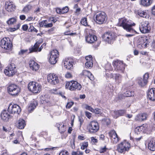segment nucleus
<instances>
[{
  "label": "nucleus",
  "mask_w": 155,
  "mask_h": 155,
  "mask_svg": "<svg viewBox=\"0 0 155 155\" xmlns=\"http://www.w3.org/2000/svg\"><path fill=\"white\" fill-rule=\"evenodd\" d=\"M117 25L118 26L123 27L127 31L131 33V34L125 35L126 37H131L134 35L135 31L132 27V25L129 24L126 19L123 18L119 19Z\"/></svg>",
  "instance_id": "nucleus-1"
},
{
  "label": "nucleus",
  "mask_w": 155,
  "mask_h": 155,
  "mask_svg": "<svg viewBox=\"0 0 155 155\" xmlns=\"http://www.w3.org/2000/svg\"><path fill=\"white\" fill-rule=\"evenodd\" d=\"M66 88L71 91H77L81 90L82 88L81 85L77 81H72L66 82Z\"/></svg>",
  "instance_id": "nucleus-2"
},
{
  "label": "nucleus",
  "mask_w": 155,
  "mask_h": 155,
  "mask_svg": "<svg viewBox=\"0 0 155 155\" xmlns=\"http://www.w3.org/2000/svg\"><path fill=\"white\" fill-rule=\"evenodd\" d=\"M28 89L32 93H38L41 91V86L37 82L32 81L28 84Z\"/></svg>",
  "instance_id": "nucleus-3"
},
{
  "label": "nucleus",
  "mask_w": 155,
  "mask_h": 155,
  "mask_svg": "<svg viewBox=\"0 0 155 155\" xmlns=\"http://www.w3.org/2000/svg\"><path fill=\"white\" fill-rule=\"evenodd\" d=\"M116 37L115 33L110 31L105 32L102 36V38L104 40L110 44L114 42L115 40Z\"/></svg>",
  "instance_id": "nucleus-4"
},
{
  "label": "nucleus",
  "mask_w": 155,
  "mask_h": 155,
  "mask_svg": "<svg viewBox=\"0 0 155 155\" xmlns=\"http://www.w3.org/2000/svg\"><path fill=\"white\" fill-rule=\"evenodd\" d=\"M8 93L12 96H17L20 92V90L18 86L15 84H11L8 87Z\"/></svg>",
  "instance_id": "nucleus-5"
},
{
  "label": "nucleus",
  "mask_w": 155,
  "mask_h": 155,
  "mask_svg": "<svg viewBox=\"0 0 155 155\" xmlns=\"http://www.w3.org/2000/svg\"><path fill=\"white\" fill-rule=\"evenodd\" d=\"M99 128L98 123L95 120L91 121L87 126L89 132L91 134L97 132L99 130Z\"/></svg>",
  "instance_id": "nucleus-6"
},
{
  "label": "nucleus",
  "mask_w": 155,
  "mask_h": 155,
  "mask_svg": "<svg viewBox=\"0 0 155 155\" xmlns=\"http://www.w3.org/2000/svg\"><path fill=\"white\" fill-rule=\"evenodd\" d=\"M95 21L99 24L103 23L107 19L106 15L104 12H97L94 15Z\"/></svg>",
  "instance_id": "nucleus-7"
},
{
  "label": "nucleus",
  "mask_w": 155,
  "mask_h": 155,
  "mask_svg": "<svg viewBox=\"0 0 155 155\" xmlns=\"http://www.w3.org/2000/svg\"><path fill=\"white\" fill-rule=\"evenodd\" d=\"M0 45L2 48L8 50H10L12 46L10 40L8 38H5L2 39Z\"/></svg>",
  "instance_id": "nucleus-8"
},
{
  "label": "nucleus",
  "mask_w": 155,
  "mask_h": 155,
  "mask_svg": "<svg viewBox=\"0 0 155 155\" xmlns=\"http://www.w3.org/2000/svg\"><path fill=\"white\" fill-rule=\"evenodd\" d=\"M15 65L14 63H11L5 70V74L9 77H12L16 73Z\"/></svg>",
  "instance_id": "nucleus-9"
},
{
  "label": "nucleus",
  "mask_w": 155,
  "mask_h": 155,
  "mask_svg": "<svg viewBox=\"0 0 155 155\" xmlns=\"http://www.w3.org/2000/svg\"><path fill=\"white\" fill-rule=\"evenodd\" d=\"M130 147V144L128 142L124 141L118 144L117 150L120 153L128 151Z\"/></svg>",
  "instance_id": "nucleus-10"
},
{
  "label": "nucleus",
  "mask_w": 155,
  "mask_h": 155,
  "mask_svg": "<svg viewBox=\"0 0 155 155\" xmlns=\"http://www.w3.org/2000/svg\"><path fill=\"white\" fill-rule=\"evenodd\" d=\"M50 56L49 59V62L51 64H54L57 62L59 57L58 51L54 49L50 52Z\"/></svg>",
  "instance_id": "nucleus-11"
},
{
  "label": "nucleus",
  "mask_w": 155,
  "mask_h": 155,
  "mask_svg": "<svg viewBox=\"0 0 155 155\" xmlns=\"http://www.w3.org/2000/svg\"><path fill=\"white\" fill-rule=\"evenodd\" d=\"M21 110L20 107L17 104H10L8 108V111L12 114H19Z\"/></svg>",
  "instance_id": "nucleus-12"
},
{
  "label": "nucleus",
  "mask_w": 155,
  "mask_h": 155,
  "mask_svg": "<svg viewBox=\"0 0 155 155\" xmlns=\"http://www.w3.org/2000/svg\"><path fill=\"white\" fill-rule=\"evenodd\" d=\"M149 78V74L147 73L143 75V78L138 77L137 78L138 83L141 87H142L146 85L148 82Z\"/></svg>",
  "instance_id": "nucleus-13"
},
{
  "label": "nucleus",
  "mask_w": 155,
  "mask_h": 155,
  "mask_svg": "<svg viewBox=\"0 0 155 155\" xmlns=\"http://www.w3.org/2000/svg\"><path fill=\"white\" fill-rule=\"evenodd\" d=\"M47 80L49 83L52 84H56L59 82L57 75L54 74H50L47 76Z\"/></svg>",
  "instance_id": "nucleus-14"
},
{
  "label": "nucleus",
  "mask_w": 155,
  "mask_h": 155,
  "mask_svg": "<svg viewBox=\"0 0 155 155\" xmlns=\"http://www.w3.org/2000/svg\"><path fill=\"white\" fill-rule=\"evenodd\" d=\"M148 37L146 36H143L139 38L138 40V43L143 48H146L149 45L150 41L148 40Z\"/></svg>",
  "instance_id": "nucleus-15"
},
{
  "label": "nucleus",
  "mask_w": 155,
  "mask_h": 155,
  "mask_svg": "<svg viewBox=\"0 0 155 155\" xmlns=\"http://www.w3.org/2000/svg\"><path fill=\"white\" fill-rule=\"evenodd\" d=\"M45 44V43L43 44L39 48L40 46V43L38 42H36L33 46L29 48V52L28 53H30L33 52H37V51L39 52L41 51L43 48Z\"/></svg>",
  "instance_id": "nucleus-16"
},
{
  "label": "nucleus",
  "mask_w": 155,
  "mask_h": 155,
  "mask_svg": "<svg viewBox=\"0 0 155 155\" xmlns=\"http://www.w3.org/2000/svg\"><path fill=\"white\" fill-rule=\"evenodd\" d=\"M148 25V22L142 23L141 25L140 26V30L141 32L143 33H148L150 30V28Z\"/></svg>",
  "instance_id": "nucleus-17"
},
{
  "label": "nucleus",
  "mask_w": 155,
  "mask_h": 155,
  "mask_svg": "<svg viewBox=\"0 0 155 155\" xmlns=\"http://www.w3.org/2000/svg\"><path fill=\"white\" fill-rule=\"evenodd\" d=\"M85 39L86 41L89 43H93L95 41L97 40L96 36L92 34L89 33L85 36Z\"/></svg>",
  "instance_id": "nucleus-18"
},
{
  "label": "nucleus",
  "mask_w": 155,
  "mask_h": 155,
  "mask_svg": "<svg viewBox=\"0 0 155 155\" xmlns=\"http://www.w3.org/2000/svg\"><path fill=\"white\" fill-rule=\"evenodd\" d=\"M63 62L65 67L68 69H70L72 68L73 61L71 59L65 58L63 60Z\"/></svg>",
  "instance_id": "nucleus-19"
},
{
  "label": "nucleus",
  "mask_w": 155,
  "mask_h": 155,
  "mask_svg": "<svg viewBox=\"0 0 155 155\" xmlns=\"http://www.w3.org/2000/svg\"><path fill=\"white\" fill-rule=\"evenodd\" d=\"M125 67V64L122 61L117 60V71H118L120 73H123Z\"/></svg>",
  "instance_id": "nucleus-20"
},
{
  "label": "nucleus",
  "mask_w": 155,
  "mask_h": 155,
  "mask_svg": "<svg viewBox=\"0 0 155 155\" xmlns=\"http://www.w3.org/2000/svg\"><path fill=\"white\" fill-rule=\"evenodd\" d=\"M29 64L30 67L34 71H37L39 68V65L34 60H30Z\"/></svg>",
  "instance_id": "nucleus-21"
},
{
  "label": "nucleus",
  "mask_w": 155,
  "mask_h": 155,
  "mask_svg": "<svg viewBox=\"0 0 155 155\" xmlns=\"http://www.w3.org/2000/svg\"><path fill=\"white\" fill-rule=\"evenodd\" d=\"M147 97L148 98L152 101H155V88H151L148 91Z\"/></svg>",
  "instance_id": "nucleus-22"
},
{
  "label": "nucleus",
  "mask_w": 155,
  "mask_h": 155,
  "mask_svg": "<svg viewBox=\"0 0 155 155\" xmlns=\"http://www.w3.org/2000/svg\"><path fill=\"white\" fill-rule=\"evenodd\" d=\"M5 8L8 12H12L15 9V6L12 2H6L5 3Z\"/></svg>",
  "instance_id": "nucleus-23"
},
{
  "label": "nucleus",
  "mask_w": 155,
  "mask_h": 155,
  "mask_svg": "<svg viewBox=\"0 0 155 155\" xmlns=\"http://www.w3.org/2000/svg\"><path fill=\"white\" fill-rule=\"evenodd\" d=\"M39 24L40 27L45 28H51L53 26L52 23H48V21L46 20L39 22Z\"/></svg>",
  "instance_id": "nucleus-24"
},
{
  "label": "nucleus",
  "mask_w": 155,
  "mask_h": 155,
  "mask_svg": "<svg viewBox=\"0 0 155 155\" xmlns=\"http://www.w3.org/2000/svg\"><path fill=\"white\" fill-rule=\"evenodd\" d=\"M56 126L58 128L59 131L60 133H63L66 131V126L64 124H62L61 123L56 124Z\"/></svg>",
  "instance_id": "nucleus-25"
},
{
  "label": "nucleus",
  "mask_w": 155,
  "mask_h": 155,
  "mask_svg": "<svg viewBox=\"0 0 155 155\" xmlns=\"http://www.w3.org/2000/svg\"><path fill=\"white\" fill-rule=\"evenodd\" d=\"M10 115L8 113L7 111L6 110H3L1 114V117L4 120H8L10 118Z\"/></svg>",
  "instance_id": "nucleus-26"
},
{
  "label": "nucleus",
  "mask_w": 155,
  "mask_h": 155,
  "mask_svg": "<svg viewBox=\"0 0 155 155\" xmlns=\"http://www.w3.org/2000/svg\"><path fill=\"white\" fill-rule=\"evenodd\" d=\"M147 114L145 113H140L137 115L135 119L136 121H142L146 119Z\"/></svg>",
  "instance_id": "nucleus-27"
},
{
  "label": "nucleus",
  "mask_w": 155,
  "mask_h": 155,
  "mask_svg": "<svg viewBox=\"0 0 155 155\" xmlns=\"http://www.w3.org/2000/svg\"><path fill=\"white\" fill-rule=\"evenodd\" d=\"M82 74L84 76H87L91 81L94 80V78L92 73L89 71L84 70L83 71Z\"/></svg>",
  "instance_id": "nucleus-28"
},
{
  "label": "nucleus",
  "mask_w": 155,
  "mask_h": 155,
  "mask_svg": "<svg viewBox=\"0 0 155 155\" xmlns=\"http://www.w3.org/2000/svg\"><path fill=\"white\" fill-rule=\"evenodd\" d=\"M152 2L153 0H140V4L143 6L147 7L150 5Z\"/></svg>",
  "instance_id": "nucleus-29"
},
{
  "label": "nucleus",
  "mask_w": 155,
  "mask_h": 155,
  "mask_svg": "<svg viewBox=\"0 0 155 155\" xmlns=\"http://www.w3.org/2000/svg\"><path fill=\"white\" fill-rule=\"evenodd\" d=\"M37 105V102L36 101L34 100L29 106L28 108V111L31 112L36 108V106Z\"/></svg>",
  "instance_id": "nucleus-30"
},
{
  "label": "nucleus",
  "mask_w": 155,
  "mask_h": 155,
  "mask_svg": "<svg viewBox=\"0 0 155 155\" xmlns=\"http://www.w3.org/2000/svg\"><path fill=\"white\" fill-rule=\"evenodd\" d=\"M134 13L138 14L139 16L143 18H146L147 16V14L146 12L142 11L140 9L137 10H135Z\"/></svg>",
  "instance_id": "nucleus-31"
},
{
  "label": "nucleus",
  "mask_w": 155,
  "mask_h": 155,
  "mask_svg": "<svg viewBox=\"0 0 155 155\" xmlns=\"http://www.w3.org/2000/svg\"><path fill=\"white\" fill-rule=\"evenodd\" d=\"M25 126V121L22 119H20L18 121L17 127L19 129H23Z\"/></svg>",
  "instance_id": "nucleus-32"
},
{
  "label": "nucleus",
  "mask_w": 155,
  "mask_h": 155,
  "mask_svg": "<svg viewBox=\"0 0 155 155\" xmlns=\"http://www.w3.org/2000/svg\"><path fill=\"white\" fill-rule=\"evenodd\" d=\"M109 135L111 139L114 142L115 141L116 138V133L114 130H111L109 133Z\"/></svg>",
  "instance_id": "nucleus-33"
},
{
  "label": "nucleus",
  "mask_w": 155,
  "mask_h": 155,
  "mask_svg": "<svg viewBox=\"0 0 155 155\" xmlns=\"http://www.w3.org/2000/svg\"><path fill=\"white\" fill-rule=\"evenodd\" d=\"M148 147L151 150H155V141H150L148 143Z\"/></svg>",
  "instance_id": "nucleus-34"
},
{
  "label": "nucleus",
  "mask_w": 155,
  "mask_h": 155,
  "mask_svg": "<svg viewBox=\"0 0 155 155\" xmlns=\"http://www.w3.org/2000/svg\"><path fill=\"white\" fill-rule=\"evenodd\" d=\"M144 130V127L142 126H139L136 127L135 129V132L137 134H140L142 132H143Z\"/></svg>",
  "instance_id": "nucleus-35"
},
{
  "label": "nucleus",
  "mask_w": 155,
  "mask_h": 155,
  "mask_svg": "<svg viewBox=\"0 0 155 155\" xmlns=\"http://www.w3.org/2000/svg\"><path fill=\"white\" fill-rule=\"evenodd\" d=\"M31 7V6L30 5H27L24 7L22 11L25 13H28L30 11Z\"/></svg>",
  "instance_id": "nucleus-36"
},
{
  "label": "nucleus",
  "mask_w": 155,
  "mask_h": 155,
  "mask_svg": "<svg viewBox=\"0 0 155 155\" xmlns=\"http://www.w3.org/2000/svg\"><path fill=\"white\" fill-rule=\"evenodd\" d=\"M134 92L130 91H127L124 93V96L126 97H131L134 96Z\"/></svg>",
  "instance_id": "nucleus-37"
},
{
  "label": "nucleus",
  "mask_w": 155,
  "mask_h": 155,
  "mask_svg": "<svg viewBox=\"0 0 155 155\" xmlns=\"http://www.w3.org/2000/svg\"><path fill=\"white\" fill-rule=\"evenodd\" d=\"M16 19L15 18H10L7 22L8 25H12L14 24L16 21Z\"/></svg>",
  "instance_id": "nucleus-38"
},
{
  "label": "nucleus",
  "mask_w": 155,
  "mask_h": 155,
  "mask_svg": "<svg viewBox=\"0 0 155 155\" xmlns=\"http://www.w3.org/2000/svg\"><path fill=\"white\" fill-rule=\"evenodd\" d=\"M81 23L84 26H89L87 22V18H84L81 19Z\"/></svg>",
  "instance_id": "nucleus-39"
},
{
  "label": "nucleus",
  "mask_w": 155,
  "mask_h": 155,
  "mask_svg": "<svg viewBox=\"0 0 155 155\" xmlns=\"http://www.w3.org/2000/svg\"><path fill=\"white\" fill-rule=\"evenodd\" d=\"M126 112L125 110H120L117 111V117L123 115Z\"/></svg>",
  "instance_id": "nucleus-40"
},
{
  "label": "nucleus",
  "mask_w": 155,
  "mask_h": 155,
  "mask_svg": "<svg viewBox=\"0 0 155 155\" xmlns=\"http://www.w3.org/2000/svg\"><path fill=\"white\" fill-rule=\"evenodd\" d=\"M45 95H42L40 96V99L41 101V102L42 104L48 102V101H47L45 99Z\"/></svg>",
  "instance_id": "nucleus-41"
},
{
  "label": "nucleus",
  "mask_w": 155,
  "mask_h": 155,
  "mask_svg": "<svg viewBox=\"0 0 155 155\" xmlns=\"http://www.w3.org/2000/svg\"><path fill=\"white\" fill-rule=\"evenodd\" d=\"M93 65L92 61H87L85 63V66L88 68L92 67Z\"/></svg>",
  "instance_id": "nucleus-42"
},
{
  "label": "nucleus",
  "mask_w": 155,
  "mask_h": 155,
  "mask_svg": "<svg viewBox=\"0 0 155 155\" xmlns=\"http://www.w3.org/2000/svg\"><path fill=\"white\" fill-rule=\"evenodd\" d=\"M88 146V143L87 142H85L82 143V145L81 147V149L82 150H84L87 148Z\"/></svg>",
  "instance_id": "nucleus-43"
},
{
  "label": "nucleus",
  "mask_w": 155,
  "mask_h": 155,
  "mask_svg": "<svg viewBox=\"0 0 155 155\" xmlns=\"http://www.w3.org/2000/svg\"><path fill=\"white\" fill-rule=\"evenodd\" d=\"M59 155H70V154L67 151L64 150L60 152Z\"/></svg>",
  "instance_id": "nucleus-44"
},
{
  "label": "nucleus",
  "mask_w": 155,
  "mask_h": 155,
  "mask_svg": "<svg viewBox=\"0 0 155 155\" xmlns=\"http://www.w3.org/2000/svg\"><path fill=\"white\" fill-rule=\"evenodd\" d=\"M102 120L105 122V124L107 125H109L110 123V120L109 118H104Z\"/></svg>",
  "instance_id": "nucleus-45"
},
{
  "label": "nucleus",
  "mask_w": 155,
  "mask_h": 155,
  "mask_svg": "<svg viewBox=\"0 0 155 155\" xmlns=\"http://www.w3.org/2000/svg\"><path fill=\"white\" fill-rule=\"evenodd\" d=\"M85 108L86 109L88 110L93 113L94 111V109L91 106H89L87 104L85 105Z\"/></svg>",
  "instance_id": "nucleus-46"
},
{
  "label": "nucleus",
  "mask_w": 155,
  "mask_h": 155,
  "mask_svg": "<svg viewBox=\"0 0 155 155\" xmlns=\"http://www.w3.org/2000/svg\"><path fill=\"white\" fill-rule=\"evenodd\" d=\"M62 11L63 14L67 13L69 10L68 8V7L66 6L63 8L62 9Z\"/></svg>",
  "instance_id": "nucleus-47"
},
{
  "label": "nucleus",
  "mask_w": 155,
  "mask_h": 155,
  "mask_svg": "<svg viewBox=\"0 0 155 155\" xmlns=\"http://www.w3.org/2000/svg\"><path fill=\"white\" fill-rule=\"evenodd\" d=\"M28 51L27 49H21L20 51L18 52V54L20 55H23L26 53Z\"/></svg>",
  "instance_id": "nucleus-48"
},
{
  "label": "nucleus",
  "mask_w": 155,
  "mask_h": 155,
  "mask_svg": "<svg viewBox=\"0 0 155 155\" xmlns=\"http://www.w3.org/2000/svg\"><path fill=\"white\" fill-rule=\"evenodd\" d=\"M101 112V109L96 108L94 109V111H93V113H94L96 114H100Z\"/></svg>",
  "instance_id": "nucleus-49"
},
{
  "label": "nucleus",
  "mask_w": 155,
  "mask_h": 155,
  "mask_svg": "<svg viewBox=\"0 0 155 155\" xmlns=\"http://www.w3.org/2000/svg\"><path fill=\"white\" fill-rule=\"evenodd\" d=\"M41 8L40 7H38L37 8H36L35 10L34 11V13H35L36 14L38 15L40 11L41 10Z\"/></svg>",
  "instance_id": "nucleus-50"
},
{
  "label": "nucleus",
  "mask_w": 155,
  "mask_h": 155,
  "mask_svg": "<svg viewBox=\"0 0 155 155\" xmlns=\"http://www.w3.org/2000/svg\"><path fill=\"white\" fill-rule=\"evenodd\" d=\"M74 103L73 102H68L66 106V108L68 109L70 108L73 105Z\"/></svg>",
  "instance_id": "nucleus-51"
},
{
  "label": "nucleus",
  "mask_w": 155,
  "mask_h": 155,
  "mask_svg": "<svg viewBox=\"0 0 155 155\" xmlns=\"http://www.w3.org/2000/svg\"><path fill=\"white\" fill-rule=\"evenodd\" d=\"M86 116L89 119H90L91 117L92 114L88 111L85 112Z\"/></svg>",
  "instance_id": "nucleus-52"
},
{
  "label": "nucleus",
  "mask_w": 155,
  "mask_h": 155,
  "mask_svg": "<svg viewBox=\"0 0 155 155\" xmlns=\"http://www.w3.org/2000/svg\"><path fill=\"white\" fill-rule=\"evenodd\" d=\"M105 69L106 70H111V69L110 64L109 63L105 65Z\"/></svg>",
  "instance_id": "nucleus-53"
},
{
  "label": "nucleus",
  "mask_w": 155,
  "mask_h": 155,
  "mask_svg": "<svg viewBox=\"0 0 155 155\" xmlns=\"http://www.w3.org/2000/svg\"><path fill=\"white\" fill-rule=\"evenodd\" d=\"M107 148H106V146L104 147L101 148L100 150V152L101 153H104L106 152Z\"/></svg>",
  "instance_id": "nucleus-54"
},
{
  "label": "nucleus",
  "mask_w": 155,
  "mask_h": 155,
  "mask_svg": "<svg viewBox=\"0 0 155 155\" xmlns=\"http://www.w3.org/2000/svg\"><path fill=\"white\" fill-rule=\"evenodd\" d=\"M65 76L66 78H71L72 76L71 73L69 72H67L65 74Z\"/></svg>",
  "instance_id": "nucleus-55"
},
{
  "label": "nucleus",
  "mask_w": 155,
  "mask_h": 155,
  "mask_svg": "<svg viewBox=\"0 0 155 155\" xmlns=\"http://www.w3.org/2000/svg\"><path fill=\"white\" fill-rule=\"evenodd\" d=\"M85 59L87 60V61H92V56L91 55L86 56Z\"/></svg>",
  "instance_id": "nucleus-56"
},
{
  "label": "nucleus",
  "mask_w": 155,
  "mask_h": 155,
  "mask_svg": "<svg viewBox=\"0 0 155 155\" xmlns=\"http://www.w3.org/2000/svg\"><path fill=\"white\" fill-rule=\"evenodd\" d=\"M91 140L92 142L94 144L98 142V140L97 139H95L94 137H91Z\"/></svg>",
  "instance_id": "nucleus-57"
},
{
  "label": "nucleus",
  "mask_w": 155,
  "mask_h": 155,
  "mask_svg": "<svg viewBox=\"0 0 155 155\" xmlns=\"http://www.w3.org/2000/svg\"><path fill=\"white\" fill-rule=\"evenodd\" d=\"M126 97L124 96V93L123 94H120L118 95V98L120 100L124 99Z\"/></svg>",
  "instance_id": "nucleus-58"
},
{
  "label": "nucleus",
  "mask_w": 155,
  "mask_h": 155,
  "mask_svg": "<svg viewBox=\"0 0 155 155\" xmlns=\"http://www.w3.org/2000/svg\"><path fill=\"white\" fill-rule=\"evenodd\" d=\"M28 28V27L27 25H23L22 28L24 31H26Z\"/></svg>",
  "instance_id": "nucleus-59"
},
{
  "label": "nucleus",
  "mask_w": 155,
  "mask_h": 155,
  "mask_svg": "<svg viewBox=\"0 0 155 155\" xmlns=\"http://www.w3.org/2000/svg\"><path fill=\"white\" fill-rule=\"evenodd\" d=\"M56 12L58 13L63 14L61 9L60 8H58L56 9Z\"/></svg>",
  "instance_id": "nucleus-60"
},
{
  "label": "nucleus",
  "mask_w": 155,
  "mask_h": 155,
  "mask_svg": "<svg viewBox=\"0 0 155 155\" xmlns=\"http://www.w3.org/2000/svg\"><path fill=\"white\" fill-rule=\"evenodd\" d=\"M35 18H34L32 17H28L27 19H26V21H30L32 20H34Z\"/></svg>",
  "instance_id": "nucleus-61"
},
{
  "label": "nucleus",
  "mask_w": 155,
  "mask_h": 155,
  "mask_svg": "<svg viewBox=\"0 0 155 155\" xmlns=\"http://www.w3.org/2000/svg\"><path fill=\"white\" fill-rule=\"evenodd\" d=\"M50 20L54 23H55L57 21L56 19L54 17L50 18Z\"/></svg>",
  "instance_id": "nucleus-62"
},
{
  "label": "nucleus",
  "mask_w": 155,
  "mask_h": 155,
  "mask_svg": "<svg viewBox=\"0 0 155 155\" xmlns=\"http://www.w3.org/2000/svg\"><path fill=\"white\" fill-rule=\"evenodd\" d=\"M105 138L103 134H101L99 136V139L101 140H104Z\"/></svg>",
  "instance_id": "nucleus-63"
},
{
  "label": "nucleus",
  "mask_w": 155,
  "mask_h": 155,
  "mask_svg": "<svg viewBox=\"0 0 155 155\" xmlns=\"http://www.w3.org/2000/svg\"><path fill=\"white\" fill-rule=\"evenodd\" d=\"M152 13L154 15H155V5L152 8Z\"/></svg>",
  "instance_id": "nucleus-64"
}]
</instances>
